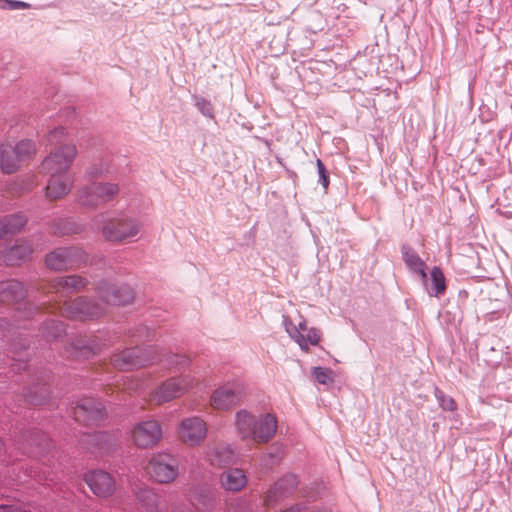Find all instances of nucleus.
<instances>
[{
  "label": "nucleus",
  "instance_id": "1",
  "mask_svg": "<svg viewBox=\"0 0 512 512\" xmlns=\"http://www.w3.org/2000/svg\"><path fill=\"white\" fill-rule=\"evenodd\" d=\"M27 290L22 282L11 279L0 282V303L15 305L14 323L6 319H0V331L3 338L7 340L9 350L13 355H17L20 350L28 348L29 342L22 337L20 330L28 329L24 324L20 325V319H30L38 312V306L33 303L25 302Z\"/></svg>",
  "mask_w": 512,
  "mask_h": 512
},
{
  "label": "nucleus",
  "instance_id": "2",
  "mask_svg": "<svg viewBox=\"0 0 512 512\" xmlns=\"http://www.w3.org/2000/svg\"><path fill=\"white\" fill-rule=\"evenodd\" d=\"M91 225L101 230L102 236L109 242L121 243L136 237L141 230V223L126 214L109 217L107 213H99L91 220Z\"/></svg>",
  "mask_w": 512,
  "mask_h": 512
},
{
  "label": "nucleus",
  "instance_id": "3",
  "mask_svg": "<svg viewBox=\"0 0 512 512\" xmlns=\"http://www.w3.org/2000/svg\"><path fill=\"white\" fill-rule=\"evenodd\" d=\"M49 308L53 312H59L67 319L79 321L94 320L105 313L102 305L84 296L77 297L72 301L55 300V303Z\"/></svg>",
  "mask_w": 512,
  "mask_h": 512
},
{
  "label": "nucleus",
  "instance_id": "4",
  "mask_svg": "<svg viewBox=\"0 0 512 512\" xmlns=\"http://www.w3.org/2000/svg\"><path fill=\"white\" fill-rule=\"evenodd\" d=\"M36 151L32 140L7 141L0 145V167L6 174L16 172Z\"/></svg>",
  "mask_w": 512,
  "mask_h": 512
},
{
  "label": "nucleus",
  "instance_id": "5",
  "mask_svg": "<svg viewBox=\"0 0 512 512\" xmlns=\"http://www.w3.org/2000/svg\"><path fill=\"white\" fill-rule=\"evenodd\" d=\"M119 193V186L110 182H91L77 190L76 201L84 208L96 209L112 201Z\"/></svg>",
  "mask_w": 512,
  "mask_h": 512
},
{
  "label": "nucleus",
  "instance_id": "6",
  "mask_svg": "<svg viewBox=\"0 0 512 512\" xmlns=\"http://www.w3.org/2000/svg\"><path fill=\"white\" fill-rule=\"evenodd\" d=\"M156 362V346L126 348L111 357L114 368L122 371L138 369Z\"/></svg>",
  "mask_w": 512,
  "mask_h": 512
},
{
  "label": "nucleus",
  "instance_id": "7",
  "mask_svg": "<svg viewBox=\"0 0 512 512\" xmlns=\"http://www.w3.org/2000/svg\"><path fill=\"white\" fill-rule=\"evenodd\" d=\"M194 385V379L190 375L171 377L162 382L151 394V401L155 404H163L180 397Z\"/></svg>",
  "mask_w": 512,
  "mask_h": 512
},
{
  "label": "nucleus",
  "instance_id": "8",
  "mask_svg": "<svg viewBox=\"0 0 512 512\" xmlns=\"http://www.w3.org/2000/svg\"><path fill=\"white\" fill-rule=\"evenodd\" d=\"M147 473L159 483H170L179 474V462L177 458L168 453L154 455L148 465Z\"/></svg>",
  "mask_w": 512,
  "mask_h": 512
},
{
  "label": "nucleus",
  "instance_id": "9",
  "mask_svg": "<svg viewBox=\"0 0 512 512\" xmlns=\"http://www.w3.org/2000/svg\"><path fill=\"white\" fill-rule=\"evenodd\" d=\"M86 259L85 252L75 246L56 248L46 255V266L54 271H62L79 266Z\"/></svg>",
  "mask_w": 512,
  "mask_h": 512
},
{
  "label": "nucleus",
  "instance_id": "10",
  "mask_svg": "<svg viewBox=\"0 0 512 512\" xmlns=\"http://www.w3.org/2000/svg\"><path fill=\"white\" fill-rule=\"evenodd\" d=\"M76 154L77 150L74 145H61L43 160L41 169L48 175L69 174L68 170Z\"/></svg>",
  "mask_w": 512,
  "mask_h": 512
},
{
  "label": "nucleus",
  "instance_id": "11",
  "mask_svg": "<svg viewBox=\"0 0 512 512\" xmlns=\"http://www.w3.org/2000/svg\"><path fill=\"white\" fill-rule=\"evenodd\" d=\"M101 300L111 305H126L134 299V291L128 285H115L108 281H101L96 288Z\"/></svg>",
  "mask_w": 512,
  "mask_h": 512
},
{
  "label": "nucleus",
  "instance_id": "12",
  "mask_svg": "<svg viewBox=\"0 0 512 512\" xmlns=\"http://www.w3.org/2000/svg\"><path fill=\"white\" fill-rule=\"evenodd\" d=\"M188 498L198 512H219L217 493L207 485H193L189 489Z\"/></svg>",
  "mask_w": 512,
  "mask_h": 512
},
{
  "label": "nucleus",
  "instance_id": "13",
  "mask_svg": "<svg viewBox=\"0 0 512 512\" xmlns=\"http://www.w3.org/2000/svg\"><path fill=\"white\" fill-rule=\"evenodd\" d=\"M299 481L297 476L291 473L278 479L264 495V505L272 507L282 500L290 497L296 490Z\"/></svg>",
  "mask_w": 512,
  "mask_h": 512
},
{
  "label": "nucleus",
  "instance_id": "14",
  "mask_svg": "<svg viewBox=\"0 0 512 512\" xmlns=\"http://www.w3.org/2000/svg\"><path fill=\"white\" fill-rule=\"evenodd\" d=\"M73 416L85 425L97 424L105 417L103 404L94 398L81 399L73 410Z\"/></svg>",
  "mask_w": 512,
  "mask_h": 512
},
{
  "label": "nucleus",
  "instance_id": "15",
  "mask_svg": "<svg viewBox=\"0 0 512 512\" xmlns=\"http://www.w3.org/2000/svg\"><path fill=\"white\" fill-rule=\"evenodd\" d=\"M179 438L189 446L199 445L207 435V426L198 416L185 418L178 428Z\"/></svg>",
  "mask_w": 512,
  "mask_h": 512
},
{
  "label": "nucleus",
  "instance_id": "16",
  "mask_svg": "<svg viewBox=\"0 0 512 512\" xmlns=\"http://www.w3.org/2000/svg\"><path fill=\"white\" fill-rule=\"evenodd\" d=\"M243 397L240 383H228L217 388L211 396V406L218 410H227L237 405Z\"/></svg>",
  "mask_w": 512,
  "mask_h": 512
},
{
  "label": "nucleus",
  "instance_id": "17",
  "mask_svg": "<svg viewBox=\"0 0 512 512\" xmlns=\"http://www.w3.org/2000/svg\"><path fill=\"white\" fill-rule=\"evenodd\" d=\"M134 443L141 448H148L156 445L162 438V428L156 420H146L138 423L133 431Z\"/></svg>",
  "mask_w": 512,
  "mask_h": 512
},
{
  "label": "nucleus",
  "instance_id": "18",
  "mask_svg": "<svg viewBox=\"0 0 512 512\" xmlns=\"http://www.w3.org/2000/svg\"><path fill=\"white\" fill-rule=\"evenodd\" d=\"M88 280L80 275L59 276L50 281V292L59 299L80 292L86 288Z\"/></svg>",
  "mask_w": 512,
  "mask_h": 512
},
{
  "label": "nucleus",
  "instance_id": "19",
  "mask_svg": "<svg viewBox=\"0 0 512 512\" xmlns=\"http://www.w3.org/2000/svg\"><path fill=\"white\" fill-rule=\"evenodd\" d=\"M85 482L95 495L104 498L111 496L116 488L113 477L103 470L88 472L85 475Z\"/></svg>",
  "mask_w": 512,
  "mask_h": 512
},
{
  "label": "nucleus",
  "instance_id": "20",
  "mask_svg": "<svg viewBox=\"0 0 512 512\" xmlns=\"http://www.w3.org/2000/svg\"><path fill=\"white\" fill-rule=\"evenodd\" d=\"M32 252V245L28 241L18 239L12 246L0 250V261L7 266L18 265L22 261L29 260Z\"/></svg>",
  "mask_w": 512,
  "mask_h": 512
},
{
  "label": "nucleus",
  "instance_id": "21",
  "mask_svg": "<svg viewBox=\"0 0 512 512\" xmlns=\"http://www.w3.org/2000/svg\"><path fill=\"white\" fill-rule=\"evenodd\" d=\"M206 459L214 467L226 468L236 462V454L229 444L221 442L208 447Z\"/></svg>",
  "mask_w": 512,
  "mask_h": 512
},
{
  "label": "nucleus",
  "instance_id": "22",
  "mask_svg": "<svg viewBox=\"0 0 512 512\" xmlns=\"http://www.w3.org/2000/svg\"><path fill=\"white\" fill-rule=\"evenodd\" d=\"M73 182L74 179L70 174L50 175L46 186V197L51 201L63 198L70 192Z\"/></svg>",
  "mask_w": 512,
  "mask_h": 512
},
{
  "label": "nucleus",
  "instance_id": "23",
  "mask_svg": "<svg viewBox=\"0 0 512 512\" xmlns=\"http://www.w3.org/2000/svg\"><path fill=\"white\" fill-rule=\"evenodd\" d=\"M49 374L46 371L40 372L37 376L36 382L27 387L24 391V397L27 402L33 405L44 404L50 395V391L47 387V379Z\"/></svg>",
  "mask_w": 512,
  "mask_h": 512
},
{
  "label": "nucleus",
  "instance_id": "24",
  "mask_svg": "<svg viewBox=\"0 0 512 512\" xmlns=\"http://www.w3.org/2000/svg\"><path fill=\"white\" fill-rule=\"evenodd\" d=\"M277 419L274 415L267 413L256 418L254 434L251 440L258 443L268 442L276 433Z\"/></svg>",
  "mask_w": 512,
  "mask_h": 512
},
{
  "label": "nucleus",
  "instance_id": "25",
  "mask_svg": "<svg viewBox=\"0 0 512 512\" xmlns=\"http://www.w3.org/2000/svg\"><path fill=\"white\" fill-rule=\"evenodd\" d=\"M247 482V476L240 468H229L220 475V484L225 491L240 492Z\"/></svg>",
  "mask_w": 512,
  "mask_h": 512
},
{
  "label": "nucleus",
  "instance_id": "26",
  "mask_svg": "<svg viewBox=\"0 0 512 512\" xmlns=\"http://www.w3.org/2000/svg\"><path fill=\"white\" fill-rule=\"evenodd\" d=\"M84 441L91 446L89 449H91L93 453L99 454L110 453L117 443L114 436L104 431L87 434Z\"/></svg>",
  "mask_w": 512,
  "mask_h": 512
},
{
  "label": "nucleus",
  "instance_id": "27",
  "mask_svg": "<svg viewBox=\"0 0 512 512\" xmlns=\"http://www.w3.org/2000/svg\"><path fill=\"white\" fill-rule=\"evenodd\" d=\"M402 252V258L408 267V269L419 275L422 282L426 285L427 283V273L425 271L426 264L425 262L420 258L418 253L412 249L409 245H403L401 248Z\"/></svg>",
  "mask_w": 512,
  "mask_h": 512
},
{
  "label": "nucleus",
  "instance_id": "28",
  "mask_svg": "<svg viewBox=\"0 0 512 512\" xmlns=\"http://www.w3.org/2000/svg\"><path fill=\"white\" fill-rule=\"evenodd\" d=\"M74 357L90 358L101 350V343L97 337L77 339L71 345Z\"/></svg>",
  "mask_w": 512,
  "mask_h": 512
},
{
  "label": "nucleus",
  "instance_id": "29",
  "mask_svg": "<svg viewBox=\"0 0 512 512\" xmlns=\"http://www.w3.org/2000/svg\"><path fill=\"white\" fill-rule=\"evenodd\" d=\"M256 425V417L246 410H240L235 415V426L242 439L251 440Z\"/></svg>",
  "mask_w": 512,
  "mask_h": 512
},
{
  "label": "nucleus",
  "instance_id": "30",
  "mask_svg": "<svg viewBox=\"0 0 512 512\" xmlns=\"http://www.w3.org/2000/svg\"><path fill=\"white\" fill-rule=\"evenodd\" d=\"M156 361L161 362L165 367L171 369L182 370L190 364L188 356L177 353L161 354L156 346Z\"/></svg>",
  "mask_w": 512,
  "mask_h": 512
},
{
  "label": "nucleus",
  "instance_id": "31",
  "mask_svg": "<svg viewBox=\"0 0 512 512\" xmlns=\"http://www.w3.org/2000/svg\"><path fill=\"white\" fill-rule=\"evenodd\" d=\"M84 229V224L78 223L71 218L58 219L52 225L53 233L57 236L80 234Z\"/></svg>",
  "mask_w": 512,
  "mask_h": 512
},
{
  "label": "nucleus",
  "instance_id": "32",
  "mask_svg": "<svg viewBox=\"0 0 512 512\" xmlns=\"http://www.w3.org/2000/svg\"><path fill=\"white\" fill-rule=\"evenodd\" d=\"M136 499L142 512H158L157 495L147 487H140L135 491Z\"/></svg>",
  "mask_w": 512,
  "mask_h": 512
},
{
  "label": "nucleus",
  "instance_id": "33",
  "mask_svg": "<svg viewBox=\"0 0 512 512\" xmlns=\"http://www.w3.org/2000/svg\"><path fill=\"white\" fill-rule=\"evenodd\" d=\"M46 441V436L44 434H40L37 430H29L21 433L19 443L23 447L24 454H30L32 451L30 447L32 446H43Z\"/></svg>",
  "mask_w": 512,
  "mask_h": 512
},
{
  "label": "nucleus",
  "instance_id": "34",
  "mask_svg": "<svg viewBox=\"0 0 512 512\" xmlns=\"http://www.w3.org/2000/svg\"><path fill=\"white\" fill-rule=\"evenodd\" d=\"M431 286L427 288L429 295L439 297L446 290L444 274L439 267H433L430 273Z\"/></svg>",
  "mask_w": 512,
  "mask_h": 512
},
{
  "label": "nucleus",
  "instance_id": "35",
  "mask_svg": "<svg viewBox=\"0 0 512 512\" xmlns=\"http://www.w3.org/2000/svg\"><path fill=\"white\" fill-rule=\"evenodd\" d=\"M42 335L47 339H57L65 332V325L59 320H49L41 328Z\"/></svg>",
  "mask_w": 512,
  "mask_h": 512
},
{
  "label": "nucleus",
  "instance_id": "36",
  "mask_svg": "<svg viewBox=\"0 0 512 512\" xmlns=\"http://www.w3.org/2000/svg\"><path fill=\"white\" fill-rule=\"evenodd\" d=\"M7 233L14 234L19 232L27 223V217L22 213H15L3 217Z\"/></svg>",
  "mask_w": 512,
  "mask_h": 512
},
{
  "label": "nucleus",
  "instance_id": "37",
  "mask_svg": "<svg viewBox=\"0 0 512 512\" xmlns=\"http://www.w3.org/2000/svg\"><path fill=\"white\" fill-rule=\"evenodd\" d=\"M283 324L289 336L299 344L301 349L307 351V341L304 334L299 331L298 327L286 316H283Z\"/></svg>",
  "mask_w": 512,
  "mask_h": 512
},
{
  "label": "nucleus",
  "instance_id": "38",
  "mask_svg": "<svg viewBox=\"0 0 512 512\" xmlns=\"http://www.w3.org/2000/svg\"><path fill=\"white\" fill-rule=\"evenodd\" d=\"M226 512H255V510L247 498L238 497L227 503Z\"/></svg>",
  "mask_w": 512,
  "mask_h": 512
},
{
  "label": "nucleus",
  "instance_id": "39",
  "mask_svg": "<svg viewBox=\"0 0 512 512\" xmlns=\"http://www.w3.org/2000/svg\"><path fill=\"white\" fill-rule=\"evenodd\" d=\"M434 395L440 405V407L445 411H455L457 409L456 402L454 399L448 395H446L442 390L435 387Z\"/></svg>",
  "mask_w": 512,
  "mask_h": 512
},
{
  "label": "nucleus",
  "instance_id": "40",
  "mask_svg": "<svg viewBox=\"0 0 512 512\" xmlns=\"http://www.w3.org/2000/svg\"><path fill=\"white\" fill-rule=\"evenodd\" d=\"M194 101L195 106L203 116L208 117L210 119L214 118V108L209 100L203 97L195 96Z\"/></svg>",
  "mask_w": 512,
  "mask_h": 512
},
{
  "label": "nucleus",
  "instance_id": "41",
  "mask_svg": "<svg viewBox=\"0 0 512 512\" xmlns=\"http://www.w3.org/2000/svg\"><path fill=\"white\" fill-rule=\"evenodd\" d=\"M313 376L318 383L323 385L333 382V372L328 368L315 367L313 369Z\"/></svg>",
  "mask_w": 512,
  "mask_h": 512
},
{
  "label": "nucleus",
  "instance_id": "42",
  "mask_svg": "<svg viewBox=\"0 0 512 512\" xmlns=\"http://www.w3.org/2000/svg\"><path fill=\"white\" fill-rule=\"evenodd\" d=\"M108 172V168L104 166L102 163L94 164L86 170V178L89 181H92L95 178L102 177Z\"/></svg>",
  "mask_w": 512,
  "mask_h": 512
},
{
  "label": "nucleus",
  "instance_id": "43",
  "mask_svg": "<svg viewBox=\"0 0 512 512\" xmlns=\"http://www.w3.org/2000/svg\"><path fill=\"white\" fill-rule=\"evenodd\" d=\"M154 330L147 326L138 327L133 333L132 337H135L138 341H149L154 337Z\"/></svg>",
  "mask_w": 512,
  "mask_h": 512
},
{
  "label": "nucleus",
  "instance_id": "44",
  "mask_svg": "<svg viewBox=\"0 0 512 512\" xmlns=\"http://www.w3.org/2000/svg\"><path fill=\"white\" fill-rule=\"evenodd\" d=\"M316 166H317L318 175H319V183L322 185V187L326 191L329 186V174L326 170L324 163L320 159L316 160Z\"/></svg>",
  "mask_w": 512,
  "mask_h": 512
},
{
  "label": "nucleus",
  "instance_id": "45",
  "mask_svg": "<svg viewBox=\"0 0 512 512\" xmlns=\"http://www.w3.org/2000/svg\"><path fill=\"white\" fill-rule=\"evenodd\" d=\"M30 8V4L23 1L18 0H3L2 8L3 10H18V9H28Z\"/></svg>",
  "mask_w": 512,
  "mask_h": 512
},
{
  "label": "nucleus",
  "instance_id": "46",
  "mask_svg": "<svg viewBox=\"0 0 512 512\" xmlns=\"http://www.w3.org/2000/svg\"><path fill=\"white\" fill-rule=\"evenodd\" d=\"M66 135V129L62 126L56 127L48 135V141L52 145H57L60 140Z\"/></svg>",
  "mask_w": 512,
  "mask_h": 512
},
{
  "label": "nucleus",
  "instance_id": "47",
  "mask_svg": "<svg viewBox=\"0 0 512 512\" xmlns=\"http://www.w3.org/2000/svg\"><path fill=\"white\" fill-rule=\"evenodd\" d=\"M305 339L307 341V350L309 349V345H317L320 341V331L316 328H311L307 331V333L304 335Z\"/></svg>",
  "mask_w": 512,
  "mask_h": 512
},
{
  "label": "nucleus",
  "instance_id": "48",
  "mask_svg": "<svg viewBox=\"0 0 512 512\" xmlns=\"http://www.w3.org/2000/svg\"><path fill=\"white\" fill-rule=\"evenodd\" d=\"M171 512H195L193 508H191L189 505L180 502V501H173L171 503Z\"/></svg>",
  "mask_w": 512,
  "mask_h": 512
},
{
  "label": "nucleus",
  "instance_id": "49",
  "mask_svg": "<svg viewBox=\"0 0 512 512\" xmlns=\"http://www.w3.org/2000/svg\"><path fill=\"white\" fill-rule=\"evenodd\" d=\"M13 371H21L27 368L28 364L26 361L20 359V358H12V363L10 364Z\"/></svg>",
  "mask_w": 512,
  "mask_h": 512
},
{
  "label": "nucleus",
  "instance_id": "50",
  "mask_svg": "<svg viewBox=\"0 0 512 512\" xmlns=\"http://www.w3.org/2000/svg\"><path fill=\"white\" fill-rule=\"evenodd\" d=\"M302 510H303V507L299 504H296L294 506L287 508L286 510H284L282 512H302Z\"/></svg>",
  "mask_w": 512,
  "mask_h": 512
},
{
  "label": "nucleus",
  "instance_id": "51",
  "mask_svg": "<svg viewBox=\"0 0 512 512\" xmlns=\"http://www.w3.org/2000/svg\"><path fill=\"white\" fill-rule=\"evenodd\" d=\"M6 234H8L7 233V229H6V225H5V222H4L3 218H2V219H0V239L4 235H6Z\"/></svg>",
  "mask_w": 512,
  "mask_h": 512
},
{
  "label": "nucleus",
  "instance_id": "52",
  "mask_svg": "<svg viewBox=\"0 0 512 512\" xmlns=\"http://www.w3.org/2000/svg\"><path fill=\"white\" fill-rule=\"evenodd\" d=\"M308 512H331V510H329L328 508L321 507V508H312Z\"/></svg>",
  "mask_w": 512,
  "mask_h": 512
},
{
  "label": "nucleus",
  "instance_id": "53",
  "mask_svg": "<svg viewBox=\"0 0 512 512\" xmlns=\"http://www.w3.org/2000/svg\"><path fill=\"white\" fill-rule=\"evenodd\" d=\"M299 331H305L306 330V323L305 321H301L298 325H297Z\"/></svg>",
  "mask_w": 512,
  "mask_h": 512
},
{
  "label": "nucleus",
  "instance_id": "54",
  "mask_svg": "<svg viewBox=\"0 0 512 512\" xmlns=\"http://www.w3.org/2000/svg\"><path fill=\"white\" fill-rule=\"evenodd\" d=\"M2 1H3V0H0V9L2 8Z\"/></svg>",
  "mask_w": 512,
  "mask_h": 512
}]
</instances>
